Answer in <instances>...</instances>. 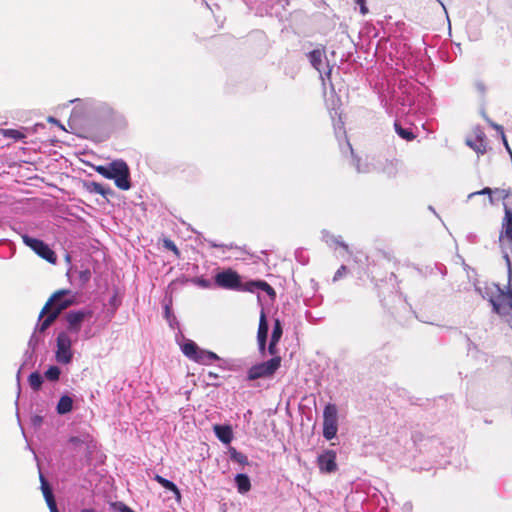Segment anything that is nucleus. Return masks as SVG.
<instances>
[{"mask_svg": "<svg viewBox=\"0 0 512 512\" xmlns=\"http://www.w3.org/2000/svg\"><path fill=\"white\" fill-rule=\"evenodd\" d=\"M277 343L278 342H273L272 340H270V343H269V346H268V351H269V354L270 355H273V357L277 356Z\"/></svg>", "mask_w": 512, "mask_h": 512, "instance_id": "473e14b6", "label": "nucleus"}, {"mask_svg": "<svg viewBox=\"0 0 512 512\" xmlns=\"http://www.w3.org/2000/svg\"><path fill=\"white\" fill-rule=\"evenodd\" d=\"M45 501L47 503L49 510L52 509V507L57 506L54 496H52L50 498H46Z\"/></svg>", "mask_w": 512, "mask_h": 512, "instance_id": "f704fd0d", "label": "nucleus"}, {"mask_svg": "<svg viewBox=\"0 0 512 512\" xmlns=\"http://www.w3.org/2000/svg\"><path fill=\"white\" fill-rule=\"evenodd\" d=\"M28 383L34 391H38L42 386L43 377L40 373L33 372L28 377Z\"/></svg>", "mask_w": 512, "mask_h": 512, "instance_id": "5701e85b", "label": "nucleus"}, {"mask_svg": "<svg viewBox=\"0 0 512 512\" xmlns=\"http://www.w3.org/2000/svg\"><path fill=\"white\" fill-rule=\"evenodd\" d=\"M267 334H268V324L266 321V316L264 312L261 313L260 320H259V327H258V333L257 338L258 340H267Z\"/></svg>", "mask_w": 512, "mask_h": 512, "instance_id": "412c9836", "label": "nucleus"}, {"mask_svg": "<svg viewBox=\"0 0 512 512\" xmlns=\"http://www.w3.org/2000/svg\"><path fill=\"white\" fill-rule=\"evenodd\" d=\"M257 289H260L268 294V296L274 300L276 298V291L266 281L257 280Z\"/></svg>", "mask_w": 512, "mask_h": 512, "instance_id": "b1692460", "label": "nucleus"}, {"mask_svg": "<svg viewBox=\"0 0 512 512\" xmlns=\"http://www.w3.org/2000/svg\"><path fill=\"white\" fill-rule=\"evenodd\" d=\"M60 374H61V371H60L59 367L50 366L45 372V377L49 381H57L60 377Z\"/></svg>", "mask_w": 512, "mask_h": 512, "instance_id": "bb28decb", "label": "nucleus"}, {"mask_svg": "<svg viewBox=\"0 0 512 512\" xmlns=\"http://www.w3.org/2000/svg\"><path fill=\"white\" fill-rule=\"evenodd\" d=\"M504 259H505L506 264L508 266L509 272H511V259H510V256L508 254H505L504 255Z\"/></svg>", "mask_w": 512, "mask_h": 512, "instance_id": "58836bf2", "label": "nucleus"}, {"mask_svg": "<svg viewBox=\"0 0 512 512\" xmlns=\"http://www.w3.org/2000/svg\"><path fill=\"white\" fill-rule=\"evenodd\" d=\"M154 480L169 491L176 489V484L158 474L154 476Z\"/></svg>", "mask_w": 512, "mask_h": 512, "instance_id": "cd10ccee", "label": "nucleus"}, {"mask_svg": "<svg viewBox=\"0 0 512 512\" xmlns=\"http://www.w3.org/2000/svg\"><path fill=\"white\" fill-rule=\"evenodd\" d=\"M490 303L494 312L499 315L512 313V289L507 291L499 289L497 295L491 297Z\"/></svg>", "mask_w": 512, "mask_h": 512, "instance_id": "6e6552de", "label": "nucleus"}, {"mask_svg": "<svg viewBox=\"0 0 512 512\" xmlns=\"http://www.w3.org/2000/svg\"><path fill=\"white\" fill-rule=\"evenodd\" d=\"M396 133L406 141H412L415 139V134L410 130L403 128L398 122L394 123Z\"/></svg>", "mask_w": 512, "mask_h": 512, "instance_id": "4be33fe9", "label": "nucleus"}, {"mask_svg": "<svg viewBox=\"0 0 512 512\" xmlns=\"http://www.w3.org/2000/svg\"><path fill=\"white\" fill-rule=\"evenodd\" d=\"M171 492H173V494L175 496V500L178 503H180L182 496H181V492H180L179 488L176 486V489L171 490Z\"/></svg>", "mask_w": 512, "mask_h": 512, "instance_id": "c9c22d12", "label": "nucleus"}, {"mask_svg": "<svg viewBox=\"0 0 512 512\" xmlns=\"http://www.w3.org/2000/svg\"><path fill=\"white\" fill-rule=\"evenodd\" d=\"M115 507H117L120 512H135L122 502L116 503Z\"/></svg>", "mask_w": 512, "mask_h": 512, "instance_id": "72a5a7b5", "label": "nucleus"}, {"mask_svg": "<svg viewBox=\"0 0 512 512\" xmlns=\"http://www.w3.org/2000/svg\"><path fill=\"white\" fill-rule=\"evenodd\" d=\"M50 512H59L57 506L56 507H52V509H50Z\"/></svg>", "mask_w": 512, "mask_h": 512, "instance_id": "79ce46f5", "label": "nucleus"}, {"mask_svg": "<svg viewBox=\"0 0 512 512\" xmlns=\"http://www.w3.org/2000/svg\"><path fill=\"white\" fill-rule=\"evenodd\" d=\"M257 289V280L255 281H248L244 285L242 284L241 291H247V292H254V290Z\"/></svg>", "mask_w": 512, "mask_h": 512, "instance_id": "c756f323", "label": "nucleus"}, {"mask_svg": "<svg viewBox=\"0 0 512 512\" xmlns=\"http://www.w3.org/2000/svg\"><path fill=\"white\" fill-rule=\"evenodd\" d=\"M219 359L220 358L216 353L204 349H200L197 356L194 357V361L202 365H209Z\"/></svg>", "mask_w": 512, "mask_h": 512, "instance_id": "ddd939ff", "label": "nucleus"}, {"mask_svg": "<svg viewBox=\"0 0 512 512\" xmlns=\"http://www.w3.org/2000/svg\"><path fill=\"white\" fill-rule=\"evenodd\" d=\"M325 55L324 49H314L308 54L311 65L317 70L321 71L323 57Z\"/></svg>", "mask_w": 512, "mask_h": 512, "instance_id": "dca6fc26", "label": "nucleus"}, {"mask_svg": "<svg viewBox=\"0 0 512 512\" xmlns=\"http://www.w3.org/2000/svg\"><path fill=\"white\" fill-rule=\"evenodd\" d=\"M81 512H97V511L92 508H86V509H82Z\"/></svg>", "mask_w": 512, "mask_h": 512, "instance_id": "a19ab883", "label": "nucleus"}, {"mask_svg": "<svg viewBox=\"0 0 512 512\" xmlns=\"http://www.w3.org/2000/svg\"><path fill=\"white\" fill-rule=\"evenodd\" d=\"M260 351H264L266 347V340H258Z\"/></svg>", "mask_w": 512, "mask_h": 512, "instance_id": "ea45409f", "label": "nucleus"}, {"mask_svg": "<svg viewBox=\"0 0 512 512\" xmlns=\"http://www.w3.org/2000/svg\"><path fill=\"white\" fill-rule=\"evenodd\" d=\"M69 442L74 444V445H80V444L83 443V441L80 438H78V437H71L69 439Z\"/></svg>", "mask_w": 512, "mask_h": 512, "instance_id": "4c0bfd02", "label": "nucleus"}, {"mask_svg": "<svg viewBox=\"0 0 512 512\" xmlns=\"http://www.w3.org/2000/svg\"><path fill=\"white\" fill-rule=\"evenodd\" d=\"M40 421H41V419L39 417H35V420H34L35 423L40 422Z\"/></svg>", "mask_w": 512, "mask_h": 512, "instance_id": "c03bdc74", "label": "nucleus"}, {"mask_svg": "<svg viewBox=\"0 0 512 512\" xmlns=\"http://www.w3.org/2000/svg\"><path fill=\"white\" fill-rule=\"evenodd\" d=\"M215 284L220 288L229 290L239 291L242 288L240 275L231 268L217 273L215 276Z\"/></svg>", "mask_w": 512, "mask_h": 512, "instance_id": "0eeeda50", "label": "nucleus"}, {"mask_svg": "<svg viewBox=\"0 0 512 512\" xmlns=\"http://www.w3.org/2000/svg\"><path fill=\"white\" fill-rule=\"evenodd\" d=\"M92 317V312L88 310H79V311H69L65 315V319L67 322V331L69 333L75 334L77 337L78 333L82 328V323L85 319H89Z\"/></svg>", "mask_w": 512, "mask_h": 512, "instance_id": "1a4fd4ad", "label": "nucleus"}, {"mask_svg": "<svg viewBox=\"0 0 512 512\" xmlns=\"http://www.w3.org/2000/svg\"><path fill=\"white\" fill-rule=\"evenodd\" d=\"M49 121L50 122H56V120L54 118H50Z\"/></svg>", "mask_w": 512, "mask_h": 512, "instance_id": "a18cd8bd", "label": "nucleus"}, {"mask_svg": "<svg viewBox=\"0 0 512 512\" xmlns=\"http://www.w3.org/2000/svg\"><path fill=\"white\" fill-rule=\"evenodd\" d=\"M91 274H90V271L89 270H85V271H82L80 273V277L81 279H83L84 281H88L89 278H90Z\"/></svg>", "mask_w": 512, "mask_h": 512, "instance_id": "e433bc0d", "label": "nucleus"}, {"mask_svg": "<svg viewBox=\"0 0 512 512\" xmlns=\"http://www.w3.org/2000/svg\"><path fill=\"white\" fill-rule=\"evenodd\" d=\"M466 144L470 148H472L475 152H477V154L483 155V154H485L487 152L486 136H485V134L482 131H479L475 135V138L473 140L472 139H468L466 141Z\"/></svg>", "mask_w": 512, "mask_h": 512, "instance_id": "9b49d317", "label": "nucleus"}, {"mask_svg": "<svg viewBox=\"0 0 512 512\" xmlns=\"http://www.w3.org/2000/svg\"><path fill=\"white\" fill-rule=\"evenodd\" d=\"M22 240L26 246L31 248L41 258L51 264H55L57 262L55 252L44 241L28 235H23Z\"/></svg>", "mask_w": 512, "mask_h": 512, "instance_id": "423d86ee", "label": "nucleus"}, {"mask_svg": "<svg viewBox=\"0 0 512 512\" xmlns=\"http://www.w3.org/2000/svg\"><path fill=\"white\" fill-rule=\"evenodd\" d=\"M209 376H211V377H217V375H216V374H214V373H212V372H209Z\"/></svg>", "mask_w": 512, "mask_h": 512, "instance_id": "37998d69", "label": "nucleus"}, {"mask_svg": "<svg viewBox=\"0 0 512 512\" xmlns=\"http://www.w3.org/2000/svg\"><path fill=\"white\" fill-rule=\"evenodd\" d=\"M281 362V357L275 356L268 361L251 366L247 371L246 380L255 381L258 379H270L274 377L275 373L281 366Z\"/></svg>", "mask_w": 512, "mask_h": 512, "instance_id": "7ed1b4c3", "label": "nucleus"}, {"mask_svg": "<svg viewBox=\"0 0 512 512\" xmlns=\"http://www.w3.org/2000/svg\"><path fill=\"white\" fill-rule=\"evenodd\" d=\"M2 136L9 138L12 142L22 140L26 137L24 129H2Z\"/></svg>", "mask_w": 512, "mask_h": 512, "instance_id": "6ab92c4d", "label": "nucleus"}, {"mask_svg": "<svg viewBox=\"0 0 512 512\" xmlns=\"http://www.w3.org/2000/svg\"><path fill=\"white\" fill-rule=\"evenodd\" d=\"M354 3L359 6L360 13L366 15L368 13V7L366 6V0H354Z\"/></svg>", "mask_w": 512, "mask_h": 512, "instance_id": "7c9ffc66", "label": "nucleus"}, {"mask_svg": "<svg viewBox=\"0 0 512 512\" xmlns=\"http://www.w3.org/2000/svg\"><path fill=\"white\" fill-rule=\"evenodd\" d=\"M73 408V400L68 395H63L56 407L57 413L60 415L67 414L72 411Z\"/></svg>", "mask_w": 512, "mask_h": 512, "instance_id": "f3484780", "label": "nucleus"}, {"mask_svg": "<svg viewBox=\"0 0 512 512\" xmlns=\"http://www.w3.org/2000/svg\"><path fill=\"white\" fill-rule=\"evenodd\" d=\"M214 433L224 444H229L233 439V431L229 425H214Z\"/></svg>", "mask_w": 512, "mask_h": 512, "instance_id": "f8f14e48", "label": "nucleus"}, {"mask_svg": "<svg viewBox=\"0 0 512 512\" xmlns=\"http://www.w3.org/2000/svg\"><path fill=\"white\" fill-rule=\"evenodd\" d=\"M347 273V267L345 265H341L339 269L336 271L333 280L336 281L343 277Z\"/></svg>", "mask_w": 512, "mask_h": 512, "instance_id": "2f4dec72", "label": "nucleus"}, {"mask_svg": "<svg viewBox=\"0 0 512 512\" xmlns=\"http://www.w3.org/2000/svg\"><path fill=\"white\" fill-rule=\"evenodd\" d=\"M77 340L68 334V332H60L56 338L55 359L60 364H69L73 359L72 344Z\"/></svg>", "mask_w": 512, "mask_h": 512, "instance_id": "20e7f679", "label": "nucleus"}, {"mask_svg": "<svg viewBox=\"0 0 512 512\" xmlns=\"http://www.w3.org/2000/svg\"><path fill=\"white\" fill-rule=\"evenodd\" d=\"M200 349L201 348H199L198 345L191 340H188L187 342H185L181 347L183 354L193 361H194V357L197 356Z\"/></svg>", "mask_w": 512, "mask_h": 512, "instance_id": "a211bd4d", "label": "nucleus"}, {"mask_svg": "<svg viewBox=\"0 0 512 512\" xmlns=\"http://www.w3.org/2000/svg\"><path fill=\"white\" fill-rule=\"evenodd\" d=\"M317 462L322 472L332 473L337 469L336 453L333 450H327L319 455Z\"/></svg>", "mask_w": 512, "mask_h": 512, "instance_id": "9d476101", "label": "nucleus"}, {"mask_svg": "<svg viewBox=\"0 0 512 512\" xmlns=\"http://www.w3.org/2000/svg\"><path fill=\"white\" fill-rule=\"evenodd\" d=\"M282 326L280 320L276 319L273 326V331L271 335V339L273 342H279L281 336H282Z\"/></svg>", "mask_w": 512, "mask_h": 512, "instance_id": "a878e982", "label": "nucleus"}, {"mask_svg": "<svg viewBox=\"0 0 512 512\" xmlns=\"http://www.w3.org/2000/svg\"><path fill=\"white\" fill-rule=\"evenodd\" d=\"M87 190L90 193L100 194L103 197L107 198L113 194V190L110 187L103 186L98 182H89L87 185Z\"/></svg>", "mask_w": 512, "mask_h": 512, "instance_id": "4468645a", "label": "nucleus"}, {"mask_svg": "<svg viewBox=\"0 0 512 512\" xmlns=\"http://www.w3.org/2000/svg\"><path fill=\"white\" fill-rule=\"evenodd\" d=\"M338 431L337 407L334 404H327L323 411V436L332 440Z\"/></svg>", "mask_w": 512, "mask_h": 512, "instance_id": "39448f33", "label": "nucleus"}, {"mask_svg": "<svg viewBox=\"0 0 512 512\" xmlns=\"http://www.w3.org/2000/svg\"><path fill=\"white\" fill-rule=\"evenodd\" d=\"M235 483L240 494H245L251 490V482L246 474H237L235 476Z\"/></svg>", "mask_w": 512, "mask_h": 512, "instance_id": "2eb2a0df", "label": "nucleus"}, {"mask_svg": "<svg viewBox=\"0 0 512 512\" xmlns=\"http://www.w3.org/2000/svg\"><path fill=\"white\" fill-rule=\"evenodd\" d=\"M39 479H40L41 490H42L44 499L54 496L53 492H52V488L50 487L49 483L47 482V480L43 474L40 473Z\"/></svg>", "mask_w": 512, "mask_h": 512, "instance_id": "393cba45", "label": "nucleus"}, {"mask_svg": "<svg viewBox=\"0 0 512 512\" xmlns=\"http://www.w3.org/2000/svg\"><path fill=\"white\" fill-rule=\"evenodd\" d=\"M96 171L107 179H113L117 188L129 190L131 188L129 167L123 160H116L107 166H97Z\"/></svg>", "mask_w": 512, "mask_h": 512, "instance_id": "f03ea898", "label": "nucleus"}, {"mask_svg": "<svg viewBox=\"0 0 512 512\" xmlns=\"http://www.w3.org/2000/svg\"><path fill=\"white\" fill-rule=\"evenodd\" d=\"M70 290L62 289L54 292L42 307L38 320L39 332L46 331L58 318L60 313L74 303L73 298H66Z\"/></svg>", "mask_w": 512, "mask_h": 512, "instance_id": "f257e3e1", "label": "nucleus"}, {"mask_svg": "<svg viewBox=\"0 0 512 512\" xmlns=\"http://www.w3.org/2000/svg\"><path fill=\"white\" fill-rule=\"evenodd\" d=\"M163 246H164L166 249H168V250L172 251V252H173V254H174L177 258H180V257H181V253H180L179 249L177 248V246L175 245V243H174L172 240H170V239H168V238L163 239Z\"/></svg>", "mask_w": 512, "mask_h": 512, "instance_id": "c85d7f7f", "label": "nucleus"}, {"mask_svg": "<svg viewBox=\"0 0 512 512\" xmlns=\"http://www.w3.org/2000/svg\"><path fill=\"white\" fill-rule=\"evenodd\" d=\"M228 451L232 461L237 462L243 466L249 464L248 457L242 452L237 451L236 448L230 446Z\"/></svg>", "mask_w": 512, "mask_h": 512, "instance_id": "aec40b11", "label": "nucleus"}]
</instances>
